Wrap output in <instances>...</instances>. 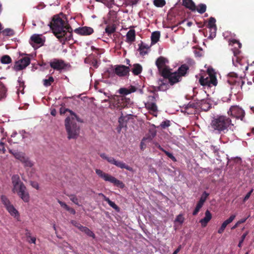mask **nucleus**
<instances>
[{
  "label": "nucleus",
  "mask_w": 254,
  "mask_h": 254,
  "mask_svg": "<svg viewBox=\"0 0 254 254\" xmlns=\"http://www.w3.org/2000/svg\"><path fill=\"white\" fill-rule=\"evenodd\" d=\"M49 26L61 43L64 44L71 39L72 33L71 27L59 15H55L53 17Z\"/></svg>",
  "instance_id": "nucleus-1"
},
{
  "label": "nucleus",
  "mask_w": 254,
  "mask_h": 254,
  "mask_svg": "<svg viewBox=\"0 0 254 254\" xmlns=\"http://www.w3.org/2000/svg\"><path fill=\"white\" fill-rule=\"evenodd\" d=\"M210 126L213 130L220 134H225L229 130L233 131L234 128L231 119L224 115H218L213 118Z\"/></svg>",
  "instance_id": "nucleus-2"
},
{
  "label": "nucleus",
  "mask_w": 254,
  "mask_h": 254,
  "mask_svg": "<svg viewBox=\"0 0 254 254\" xmlns=\"http://www.w3.org/2000/svg\"><path fill=\"white\" fill-rule=\"evenodd\" d=\"M109 97L110 98L109 108L112 110L115 109L121 110L126 108L130 101L129 98L124 96L112 95Z\"/></svg>",
  "instance_id": "nucleus-3"
},
{
  "label": "nucleus",
  "mask_w": 254,
  "mask_h": 254,
  "mask_svg": "<svg viewBox=\"0 0 254 254\" xmlns=\"http://www.w3.org/2000/svg\"><path fill=\"white\" fill-rule=\"evenodd\" d=\"M74 117H68L65 120V127L68 139L76 138L79 134V127L77 126Z\"/></svg>",
  "instance_id": "nucleus-4"
},
{
  "label": "nucleus",
  "mask_w": 254,
  "mask_h": 254,
  "mask_svg": "<svg viewBox=\"0 0 254 254\" xmlns=\"http://www.w3.org/2000/svg\"><path fill=\"white\" fill-rule=\"evenodd\" d=\"M199 82L202 86L208 87L216 86L217 84V80L214 70L212 68H208L207 70V74L201 76Z\"/></svg>",
  "instance_id": "nucleus-5"
},
{
  "label": "nucleus",
  "mask_w": 254,
  "mask_h": 254,
  "mask_svg": "<svg viewBox=\"0 0 254 254\" xmlns=\"http://www.w3.org/2000/svg\"><path fill=\"white\" fill-rule=\"evenodd\" d=\"M96 174L105 181L109 182L114 184V186L121 189H124L125 187L123 182L118 180L112 175L104 172L102 170L98 169H95Z\"/></svg>",
  "instance_id": "nucleus-6"
},
{
  "label": "nucleus",
  "mask_w": 254,
  "mask_h": 254,
  "mask_svg": "<svg viewBox=\"0 0 254 254\" xmlns=\"http://www.w3.org/2000/svg\"><path fill=\"white\" fill-rule=\"evenodd\" d=\"M100 156L103 159L106 160L108 163L111 164L115 165L118 168L121 169H126V170L129 171H133V168L123 161L116 160L114 157L111 156H108L107 154L104 153L100 154Z\"/></svg>",
  "instance_id": "nucleus-7"
},
{
  "label": "nucleus",
  "mask_w": 254,
  "mask_h": 254,
  "mask_svg": "<svg viewBox=\"0 0 254 254\" xmlns=\"http://www.w3.org/2000/svg\"><path fill=\"white\" fill-rule=\"evenodd\" d=\"M11 182L13 186L12 191L17 195L26 188L23 183L21 181L18 175H14L12 176Z\"/></svg>",
  "instance_id": "nucleus-8"
},
{
  "label": "nucleus",
  "mask_w": 254,
  "mask_h": 254,
  "mask_svg": "<svg viewBox=\"0 0 254 254\" xmlns=\"http://www.w3.org/2000/svg\"><path fill=\"white\" fill-rule=\"evenodd\" d=\"M162 76L164 79H168L169 83L172 86L180 82L182 79V78L176 71L172 72L170 69H164L163 71Z\"/></svg>",
  "instance_id": "nucleus-9"
},
{
  "label": "nucleus",
  "mask_w": 254,
  "mask_h": 254,
  "mask_svg": "<svg viewBox=\"0 0 254 254\" xmlns=\"http://www.w3.org/2000/svg\"><path fill=\"white\" fill-rule=\"evenodd\" d=\"M228 115L232 118L243 121L245 116V111L238 106H232L227 112Z\"/></svg>",
  "instance_id": "nucleus-10"
},
{
  "label": "nucleus",
  "mask_w": 254,
  "mask_h": 254,
  "mask_svg": "<svg viewBox=\"0 0 254 254\" xmlns=\"http://www.w3.org/2000/svg\"><path fill=\"white\" fill-rule=\"evenodd\" d=\"M227 82L230 85L240 86L241 88H242L243 85L245 84V81L242 79L239 78L237 74L234 72L229 73Z\"/></svg>",
  "instance_id": "nucleus-11"
},
{
  "label": "nucleus",
  "mask_w": 254,
  "mask_h": 254,
  "mask_svg": "<svg viewBox=\"0 0 254 254\" xmlns=\"http://www.w3.org/2000/svg\"><path fill=\"white\" fill-rule=\"evenodd\" d=\"M30 59L27 57L22 58L15 63L14 69L16 71H19L25 68L30 64Z\"/></svg>",
  "instance_id": "nucleus-12"
},
{
  "label": "nucleus",
  "mask_w": 254,
  "mask_h": 254,
  "mask_svg": "<svg viewBox=\"0 0 254 254\" xmlns=\"http://www.w3.org/2000/svg\"><path fill=\"white\" fill-rule=\"evenodd\" d=\"M167 63H168V60L163 57H159L156 61V65L162 76H163V71L164 69H170L166 65Z\"/></svg>",
  "instance_id": "nucleus-13"
},
{
  "label": "nucleus",
  "mask_w": 254,
  "mask_h": 254,
  "mask_svg": "<svg viewBox=\"0 0 254 254\" xmlns=\"http://www.w3.org/2000/svg\"><path fill=\"white\" fill-rule=\"evenodd\" d=\"M129 70V67L124 65H117L114 69L115 74L120 77L127 75Z\"/></svg>",
  "instance_id": "nucleus-14"
},
{
  "label": "nucleus",
  "mask_w": 254,
  "mask_h": 254,
  "mask_svg": "<svg viewBox=\"0 0 254 254\" xmlns=\"http://www.w3.org/2000/svg\"><path fill=\"white\" fill-rule=\"evenodd\" d=\"M74 32L80 35L87 36L92 34L94 30L90 27L84 26L75 29Z\"/></svg>",
  "instance_id": "nucleus-15"
},
{
  "label": "nucleus",
  "mask_w": 254,
  "mask_h": 254,
  "mask_svg": "<svg viewBox=\"0 0 254 254\" xmlns=\"http://www.w3.org/2000/svg\"><path fill=\"white\" fill-rule=\"evenodd\" d=\"M50 65L52 68L57 70L63 69L65 67L64 61L61 60L54 59L53 62H50Z\"/></svg>",
  "instance_id": "nucleus-16"
},
{
  "label": "nucleus",
  "mask_w": 254,
  "mask_h": 254,
  "mask_svg": "<svg viewBox=\"0 0 254 254\" xmlns=\"http://www.w3.org/2000/svg\"><path fill=\"white\" fill-rule=\"evenodd\" d=\"M235 217H236L235 215H232L230 216V217L228 219H227L225 221H224L223 223L222 224L220 228L218 229V233L220 234H222L224 232L227 226L229 224L231 223L234 220Z\"/></svg>",
  "instance_id": "nucleus-17"
},
{
  "label": "nucleus",
  "mask_w": 254,
  "mask_h": 254,
  "mask_svg": "<svg viewBox=\"0 0 254 254\" xmlns=\"http://www.w3.org/2000/svg\"><path fill=\"white\" fill-rule=\"evenodd\" d=\"M197 106L204 111H207L211 108V105L204 99L197 102Z\"/></svg>",
  "instance_id": "nucleus-18"
},
{
  "label": "nucleus",
  "mask_w": 254,
  "mask_h": 254,
  "mask_svg": "<svg viewBox=\"0 0 254 254\" xmlns=\"http://www.w3.org/2000/svg\"><path fill=\"white\" fill-rule=\"evenodd\" d=\"M211 218V213L208 210H207L205 212V217L199 221V222L201 223V226L202 227H206L207 223L209 222Z\"/></svg>",
  "instance_id": "nucleus-19"
},
{
  "label": "nucleus",
  "mask_w": 254,
  "mask_h": 254,
  "mask_svg": "<svg viewBox=\"0 0 254 254\" xmlns=\"http://www.w3.org/2000/svg\"><path fill=\"white\" fill-rule=\"evenodd\" d=\"M125 119L126 117L123 116V115L119 118V125L116 128L118 133L121 132L123 128L127 127V121L125 120Z\"/></svg>",
  "instance_id": "nucleus-20"
},
{
  "label": "nucleus",
  "mask_w": 254,
  "mask_h": 254,
  "mask_svg": "<svg viewBox=\"0 0 254 254\" xmlns=\"http://www.w3.org/2000/svg\"><path fill=\"white\" fill-rule=\"evenodd\" d=\"M126 41L131 43L135 40V31L134 29L129 30L127 33Z\"/></svg>",
  "instance_id": "nucleus-21"
},
{
  "label": "nucleus",
  "mask_w": 254,
  "mask_h": 254,
  "mask_svg": "<svg viewBox=\"0 0 254 254\" xmlns=\"http://www.w3.org/2000/svg\"><path fill=\"white\" fill-rule=\"evenodd\" d=\"M189 69V66L186 64H183L180 66L176 71L182 78L185 76Z\"/></svg>",
  "instance_id": "nucleus-22"
},
{
  "label": "nucleus",
  "mask_w": 254,
  "mask_h": 254,
  "mask_svg": "<svg viewBox=\"0 0 254 254\" xmlns=\"http://www.w3.org/2000/svg\"><path fill=\"white\" fill-rule=\"evenodd\" d=\"M138 51L140 55L144 56L148 54L147 50L150 49V46H148L141 42L140 44H138Z\"/></svg>",
  "instance_id": "nucleus-23"
},
{
  "label": "nucleus",
  "mask_w": 254,
  "mask_h": 254,
  "mask_svg": "<svg viewBox=\"0 0 254 254\" xmlns=\"http://www.w3.org/2000/svg\"><path fill=\"white\" fill-rule=\"evenodd\" d=\"M182 4L186 8H189L192 11H195L196 6L192 0H183Z\"/></svg>",
  "instance_id": "nucleus-24"
},
{
  "label": "nucleus",
  "mask_w": 254,
  "mask_h": 254,
  "mask_svg": "<svg viewBox=\"0 0 254 254\" xmlns=\"http://www.w3.org/2000/svg\"><path fill=\"white\" fill-rule=\"evenodd\" d=\"M84 63L92 65L95 68H97L98 67V61L97 59L92 58L91 55L86 57L84 59Z\"/></svg>",
  "instance_id": "nucleus-25"
},
{
  "label": "nucleus",
  "mask_w": 254,
  "mask_h": 254,
  "mask_svg": "<svg viewBox=\"0 0 254 254\" xmlns=\"http://www.w3.org/2000/svg\"><path fill=\"white\" fill-rule=\"evenodd\" d=\"M17 195L25 202H29L30 201V195L27 188Z\"/></svg>",
  "instance_id": "nucleus-26"
},
{
  "label": "nucleus",
  "mask_w": 254,
  "mask_h": 254,
  "mask_svg": "<svg viewBox=\"0 0 254 254\" xmlns=\"http://www.w3.org/2000/svg\"><path fill=\"white\" fill-rule=\"evenodd\" d=\"M99 195L102 196L103 197L104 200L105 201H106L111 207L113 208L116 211H119L120 208L115 204V202H114L113 201H111L109 199V198L106 197L104 194H103L102 193H99Z\"/></svg>",
  "instance_id": "nucleus-27"
},
{
  "label": "nucleus",
  "mask_w": 254,
  "mask_h": 254,
  "mask_svg": "<svg viewBox=\"0 0 254 254\" xmlns=\"http://www.w3.org/2000/svg\"><path fill=\"white\" fill-rule=\"evenodd\" d=\"M160 37V32L158 31H154L152 33L151 36V45L156 44Z\"/></svg>",
  "instance_id": "nucleus-28"
},
{
  "label": "nucleus",
  "mask_w": 254,
  "mask_h": 254,
  "mask_svg": "<svg viewBox=\"0 0 254 254\" xmlns=\"http://www.w3.org/2000/svg\"><path fill=\"white\" fill-rule=\"evenodd\" d=\"M142 70V67L141 65L139 64H134L133 68L131 69V71L134 75H137L139 74Z\"/></svg>",
  "instance_id": "nucleus-29"
},
{
  "label": "nucleus",
  "mask_w": 254,
  "mask_h": 254,
  "mask_svg": "<svg viewBox=\"0 0 254 254\" xmlns=\"http://www.w3.org/2000/svg\"><path fill=\"white\" fill-rule=\"evenodd\" d=\"M161 83L159 84V85L158 86V90L165 91L168 89L170 88V84L167 82L166 80H161Z\"/></svg>",
  "instance_id": "nucleus-30"
},
{
  "label": "nucleus",
  "mask_w": 254,
  "mask_h": 254,
  "mask_svg": "<svg viewBox=\"0 0 254 254\" xmlns=\"http://www.w3.org/2000/svg\"><path fill=\"white\" fill-rule=\"evenodd\" d=\"M9 152L12 154L16 159L19 160L20 161L22 159L24 156H25V154L21 152L12 151L10 149L9 150Z\"/></svg>",
  "instance_id": "nucleus-31"
},
{
  "label": "nucleus",
  "mask_w": 254,
  "mask_h": 254,
  "mask_svg": "<svg viewBox=\"0 0 254 254\" xmlns=\"http://www.w3.org/2000/svg\"><path fill=\"white\" fill-rule=\"evenodd\" d=\"M6 209L12 216L16 217L17 216H19L18 211L16 209V208L14 207V206L12 204L7 207Z\"/></svg>",
  "instance_id": "nucleus-32"
},
{
  "label": "nucleus",
  "mask_w": 254,
  "mask_h": 254,
  "mask_svg": "<svg viewBox=\"0 0 254 254\" xmlns=\"http://www.w3.org/2000/svg\"><path fill=\"white\" fill-rule=\"evenodd\" d=\"M116 26L115 24L108 25L105 28V32L108 36H110L116 31Z\"/></svg>",
  "instance_id": "nucleus-33"
},
{
  "label": "nucleus",
  "mask_w": 254,
  "mask_h": 254,
  "mask_svg": "<svg viewBox=\"0 0 254 254\" xmlns=\"http://www.w3.org/2000/svg\"><path fill=\"white\" fill-rule=\"evenodd\" d=\"M0 199L1 203L4 206L5 208L12 204L8 198L5 195H1L0 196Z\"/></svg>",
  "instance_id": "nucleus-34"
},
{
  "label": "nucleus",
  "mask_w": 254,
  "mask_h": 254,
  "mask_svg": "<svg viewBox=\"0 0 254 254\" xmlns=\"http://www.w3.org/2000/svg\"><path fill=\"white\" fill-rule=\"evenodd\" d=\"M145 107L149 110L153 112L157 111V107L155 102H147L145 104Z\"/></svg>",
  "instance_id": "nucleus-35"
},
{
  "label": "nucleus",
  "mask_w": 254,
  "mask_h": 254,
  "mask_svg": "<svg viewBox=\"0 0 254 254\" xmlns=\"http://www.w3.org/2000/svg\"><path fill=\"white\" fill-rule=\"evenodd\" d=\"M67 112H68L70 113V114L71 115L72 117L75 118L77 121H79V118L77 117V116L74 112H73L71 110H70L68 109L64 108H62V107L61 108L60 114L61 115L64 114Z\"/></svg>",
  "instance_id": "nucleus-36"
},
{
  "label": "nucleus",
  "mask_w": 254,
  "mask_h": 254,
  "mask_svg": "<svg viewBox=\"0 0 254 254\" xmlns=\"http://www.w3.org/2000/svg\"><path fill=\"white\" fill-rule=\"evenodd\" d=\"M80 230L81 232H84L87 236L92 237L93 238H95V234L87 227L82 226L81 228H80Z\"/></svg>",
  "instance_id": "nucleus-37"
},
{
  "label": "nucleus",
  "mask_w": 254,
  "mask_h": 254,
  "mask_svg": "<svg viewBox=\"0 0 254 254\" xmlns=\"http://www.w3.org/2000/svg\"><path fill=\"white\" fill-rule=\"evenodd\" d=\"M20 162L24 164V166L25 167H32L33 165L32 162L30 160L29 158L26 155L24 156V157L20 161Z\"/></svg>",
  "instance_id": "nucleus-38"
},
{
  "label": "nucleus",
  "mask_w": 254,
  "mask_h": 254,
  "mask_svg": "<svg viewBox=\"0 0 254 254\" xmlns=\"http://www.w3.org/2000/svg\"><path fill=\"white\" fill-rule=\"evenodd\" d=\"M115 75L114 69L107 70L103 74V76L106 78H113Z\"/></svg>",
  "instance_id": "nucleus-39"
},
{
  "label": "nucleus",
  "mask_w": 254,
  "mask_h": 254,
  "mask_svg": "<svg viewBox=\"0 0 254 254\" xmlns=\"http://www.w3.org/2000/svg\"><path fill=\"white\" fill-rule=\"evenodd\" d=\"M158 149L161 151L164 152V153L167 155L169 158H170L174 162L177 161L176 158L174 157V156L169 152L165 150L163 148H162L160 145H159L158 147Z\"/></svg>",
  "instance_id": "nucleus-40"
},
{
  "label": "nucleus",
  "mask_w": 254,
  "mask_h": 254,
  "mask_svg": "<svg viewBox=\"0 0 254 254\" xmlns=\"http://www.w3.org/2000/svg\"><path fill=\"white\" fill-rule=\"evenodd\" d=\"M31 40L34 43L37 44H43V41L42 38L37 35H33L31 37Z\"/></svg>",
  "instance_id": "nucleus-41"
},
{
  "label": "nucleus",
  "mask_w": 254,
  "mask_h": 254,
  "mask_svg": "<svg viewBox=\"0 0 254 254\" xmlns=\"http://www.w3.org/2000/svg\"><path fill=\"white\" fill-rule=\"evenodd\" d=\"M0 62L3 64H8L12 62V60L8 55H4L1 57Z\"/></svg>",
  "instance_id": "nucleus-42"
},
{
  "label": "nucleus",
  "mask_w": 254,
  "mask_h": 254,
  "mask_svg": "<svg viewBox=\"0 0 254 254\" xmlns=\"http://www.w3.org/2000/svg\"><path fill=\"white\" fill-rule=\"evenodd\" d=\"M198 13L202 14L204 13L206 10V5L203 3H200L198 5L197 7H196V10Z\"/></svg>",
  "instance_id": "nucleus-43"
},
{
  "label": "nucleus",
  "mask_w": 254,
  "mask_h": 254,
  "mask_svg": "<svg viewBox=\"0 0 254 254\" xmlns=\"http://www.w3.org/2000/svg\"><path fill=\"white\" fill-rule=\"evenodd\" d=\"M140 0H125L124 4L126 6H133L137 4Z\"/></svg>",
  "instance_id": "nucleus-44"
},
{
  "label": "nucleus",
  "mask_w": 254,
  "mask_h": 254,
  "mask_svg": "<svg viewBox=\"0 0 254 254\" xmlns=\"http://www.w3.org/2000/svg\"><path fill=\"white\" fill-rule=\"evenodd\" d=\"M54 79L53 76H50L48 79H45L43 80V84L46 87H48L51 85L52 83L54 82Z\"/></svg>",
  "instance_id": "nucleus-45"
},
{
  "label": "nucleus",
  "mask_w": 254,
  "mask_h": 254,
  "mask_svg": "<svg viewBox=\"0 0 254 254\" xmlns=\"http://www.w3.org/2000/svg\"><path fill=\"white\" fill-rule=\"evenodd\" d=\"M216 19L215 18L213 17H211L209 18L208 22L207 25V27L208 28H217L216 25Z\"/></svg>",
  "instance_id": "nucleus-46"
},
{
  "label": "nucleus",
  "mask_w": 254,
  "mask_h": 254,
  "mask_svg": "<svg viewBox=\"0 0 254 254\" xmlns=\"http://www.w3.org/2000/svg\"><path fill=\"white\" fill-rule=\"evenodd\" d=\"M66 195L69 197L70 200L75 204L78 206L80 205L78 199L75 195L73 194H66Z\"/></svg>",
  "instance_id": "nucleus-47"
},
{
  "label": "nucleus",
  "mask_w": 254,
  "mask_h": 254,
  "mask_svg": "<svg viewBox=\"0 0 254 254\" xmlns=\"http://www.w3.org/2000/svg\"><path fill=\"white\" fill-rule=\"evenodd\" d=\"M96 1L102 2L108 7H111L114 3V0H95Z\"/></svg>",
  "instance_id": "nucleus-48"
},
{
  "label": "nucleus",
  "mask_w": 254,
  "mask_h": 254,
  "mask_svg": "<svg viewBox=\"0 0 254 254\" xmlns=\"http://www.w3.org/2000/svg\"><path fill=\"white\" fill-rule=\"evenodd\" d=\"M242 60L243 59L240 56L234 57L232 60L233 63L236 66H237L239 64L242 65Z\"/></svg>",
  "instance_id": "nucleus-49"
},
{
  "label": "nucleus",
  "mask_w": 254,
  "mask_h": 254,
  "mask_svg": "<svg viewBox=\"0 0 254 254\" xmlns=\"http://www.w3.org/2000/svg\"><path fill=\"white\" fill-rule=\"evenodd\" d=\"M153 4L158 7H162L166 4L165 0H154Z\"/></svg>",
  "instance_id": "nucleus-50"
},
{
  "label": "nucleus",
  "mask_w": 254,
  "mask_h": 254,
  "mask_svg": "<svg viewBox=\"0 0 254 254\" xmlns=\"http://www.w3.org/2000/svg\"><path fill=\"white\" fill-rule=\"evenodd\" d=\"M171 126V122L169 120H165L163 121L160 125L161 129H165Z\"/></svg>",
  "instance_id": "nucleus-51"
},
{
  "label": "nucleus",
  "mask_w": 254,
  "mask_h": 254,
  "mask_svg": "<svg viewBox=\"0 0 254 254\" xmlns=\"http://www.w3.org/2000/svg\"><path fill=\"white\" fill-rule=\"evenodd\" d=\"M209 195V194L208 193H207L206 191H204L202 193L198 202H200L201 203L204 204Z\"/></svg>",
  "instance_id": "nucleus-52"
},
{
  "label": "nucleus",
  "mask_w": 254,
  "mask_h": 254,
  "mask_svg": "<svg viewBox=\"0 0 254 254\" xmlns=\"http://www.w3.org/2000/svg\"><path fill=\"white\" fill-rule=\"evenodd\" d=\"M203 205V204L201 203L200 202L198 201L196 205V207L192 212V215L194 216L197 215L201 208L202 207Z\"/></svg>",
  "instance_id": "nucleus-53"
},
{
  "label": "nucleus",
  "mask_w": 254,
  "mask_h": 254,
  "mask_svg": "<svg viewBox=\"0 0 254 254\" xmlns=\"http://www.w3.org/2000/svg\"><path fill=\"white\" fill-rule=\"evenodd\" d=\"M208 29L210 33L208 38L212 39L216 36L217 28H210Z\"/></svg>",
  "instance_id": "nucleus-54"
},
{
  "label": "nucleus",
  "mask_w": 254,
  "mask_h": 254,
  "mask_svg": "<svg viewBox=\"0 0 254 254\" xmlns=\"http://www.w3.org/2000/svg\"><path fill=\"white\" fill-rule=\"evenodd\" d=\"M3 35L5 36H12L14 34V31L10 28H6L2 32Z\"/></svg>",
  "instance_id": "nucleus-55"
},
{
  "label": "nucleus",
  "mask_w": 254,
  "mask_h": 254,
  "mask_svg": "<svg viewBox=\"0 0 254 254\" xmlns=\"http://www.w3.org/2000/svg\"><path fill=\"white\" fill-rule=\"evenodd\" d=\"M118 93L123 95H126L130 93L129 90L126 88H121L118 90Z\"/></svg>",
  "instance_id": "nucleus-56"
},
{
  "label": "nucleus",
  "mask_w": 254,
  "mask_h": 254,
  "mask_svg": "<svg viewBox=\"0 0 254 254\" xmlns=\"http://www.w3.org/2000/svg\"><path fill=\"white\" fill-rule=\"evenodd\" d=\"M249 233V232L248 231H247L245 233H244L242 236H241V240L240 241H239V243L238 244V247L239 248H241L242 246V244L246 237V236L248 235Z\"/></svg>",
  "instance_id": "nucleus-57"
},
{
  "label": "nucleus",
  "mask_w": 254,
  "mask_h": 254,
  "mask_svg": "<svg viewBox=\"0 0 254 254\" xmlns=\"http://www.w3.org/2000/svg\"><path fill=\"white\" fill-rule=\"evenodd\" d=\"M247 219L246 218H243V219H242L240 220H239L231 228V229L232 230H234L235 229H236V228L238 227V226H239V225L242 224V223H243L244 222H245V221H246Z\"/></svg>",
  "instance_id": "nucleus-58"
},
{
  "label": "nucleus",
  "mask_w": 254,
  "mask_h": 254,
  "mask_svg": "<svg viewBox=\"0 0 254 254\" xmlns=\"http://www.w3.org/2000/svg\"><path fill=\"white\" fill-rule=\"evenodd\" d=\"M176 221L179 222L180 224H182L184 221V218L183 215H178L176 218Z\"/></svg>",
  "instance_id": "nucleus-59"
},
{
  "label": "nucleus",
  "mask_w": 254,
  "mask_h": 254,
  "mask_svg": "<svg viewBox=\"0 0 254 254\" xmlns=\"http://www.w3.org/2000/svg\"><path fill=\"white\" fill-rule=\"evenodd\" d=\"M197 102L196 103H190V102L187 106L186 109L188 108H197Z\"/></svg>",
  "instance_id": "nucleus-60"
},
{
  "label": "nucleus",
  "mask_w": 254,
  "mask_h": 254,
  "mask_svg": "<svg viewBox=\"0 0 254 254\" xmlns=\"http://www.w3.org/2000/svg\"><path fill=\"white\" fill-rule=\"evenodd\" d=\"M71 223L75 227L77 228L79 230L80 229V228L82 226L79 223L77 222V221L75 220H71Z\"/></svg>",
  "instance_id": "nucleus-61"
},
{
  "label": "nucleus",
  "mask_w": 254,
  "mask_h": 254,
  "mask_svg": "<svg viewBox=\"0 0 254 254\" xmlns=\"http://www.w3.org/2000/svg\"><path fill=\"white\" fill-rule=\"evenodd\" d=\"M254 191V189H251V190L247 193V194L246 195L245 197L244 198L243 201L245 202L250 197L251 195L252 194V192Z\"/></svg>",
  "instance_id": "nucleus-62"
},
{
  "label": "nucleus",
  "mask_w": 254,
  "mask_h": 254,
  "mask_svg": "<svg viewBox=\"0 0 254 254\" xmlns=\"http://www.w3.org/2000/svg\"><path fill=\"white\" fill-rule=\"evenodd\" d=\"M58 202H59V203L60 204V205L64 207L65 210L67 208V207H68V206L64 202H63L62 201H61L60 200L58 199Z\"/></svg>",
  "instance_id": "nucleus-63"
},
{
  "label": "nucleus",
  "mask_w": 254,
  "mask_h": 254,
  "mask_svg": "<svg viewBox=\"0 0 254 254\" xmlns=\"http://www.w3.org/2000/svg\"><path fill=\"white\" fill-rule=\"evenodd\" d=\"M156 101V97L155 96H149L148 97L147 102H155Z\"/></svg>",
  "instance_id": "nucleus-64"
}]
</instances>
